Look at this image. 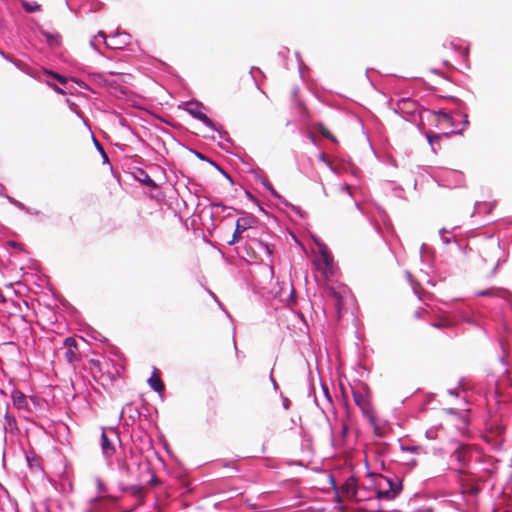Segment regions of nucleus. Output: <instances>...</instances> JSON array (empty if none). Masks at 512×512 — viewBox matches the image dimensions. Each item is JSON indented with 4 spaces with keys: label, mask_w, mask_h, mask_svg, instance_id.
<instances>
[{
    "label": "nucleus",
    "mask_w": 512,
    "mask_h": 512,
    "mask_svg": "<svg viewBox=\"0 0 512 512\" xmlns=\"http://www.w3.org/2000/svg\"><path fill=\"white\" fill-rule=\"evenodd\" d=\"M323 295L336 308L338 315L342 313L344 301L350 295V289L342 283H327Z\"/></svg>",
    "instance_id": "1"
},
{
    "label": "nucleus",
    "mask_w": 512,
    "mask_h": 512,
    "mask_svg": "<svg viewBox=\"0 0 512 512\" xmlns=\"http://www.w3.org/2000/svg\"><path fill=\"white\" fill-rule=\"evenodd\" d=\"M117 502L116 496L98 495L89 501V508L85 512H111Z\"/></svg>",
    "instance_id": "2"
},
{
    "label": "nucleus",
    "mask_w": 512,
    "mask_h": 512,
    "mask_svg": "<svg viewBox=\"0 0 512 512\" xmlns=\"http://www.w3.org/2000/svg\"><path fill=\"white\" fill-rule=\"evenodd\" d=\"M63 356L68 364L75 368L76 363L81 360V353L74 337H67L63 342Z\"/></svg>",
    "instance_id": "3"
},
{
    "label": "nucleus",
    "mask_w": 512,
    "mask_h": 512,
    "mask_svg": "<svg viewBox=\"0 0 512 512\" xmlns=\"http://www.w3.org/2000/svg\"><path fill=\"white\" fill-rule=\"evenodd\" d=\"M335 492L337 494L338 502L341 501V497L354 501L361 500L360 498L357 497V479L353 476L349 477L340 488L335 487Z\"/></svg>",
    "instance_id": "4"
},
{
    "label": "nucleus",
    "mask_w": 512,
    "mask_h": 512,
    "mask_svg": "<svg viewBox=\"0 0 512 512\" xmlns=\"http://www.w3.org/2000/svg\"><path fill=\"white\" fill-rule=\"evenodd\" d=\"M378 480H379V482H377V485L379 487L382 486L381 481L386 482L389 486L388 490L379 489L377 491L378 499H388V500L394 499L402 489V485L400 483L393 482L392 479L387 478L385 476L379 475Z\"/></svg>",
    "instance_id": "5"
},
{
    "label": "nucleus",
    "mask_w": 512,
    "mask_h": 512,
    "mask_svg": "<svg viewBox=\"0 0 512 512\" xmlns=\"http://www.w3.org/2000/svg\"><path fill=\"white\" fill-rule=\"evenodd\" d=\"M254 223H255L254 218L250 217V216L238 218V220L236 221V227H235V231L232 235V238H231V240L227 241V243L229 245H234V244L238 243L241 240V234L244 231H246L247 229L252 228Z\"/></svg>",
    "instance_id": "6"
},
{
    "label": "nucleus",
    "mask_w": 512,
    "mask_h": 512,
    "mask_svg": "<svg viewBox=\"0 0 512 512\" xmlns=\"http://www.w3.org/2000/svg\"><path fill=\"white\" fill-rule=\"evenodd\" d=\"M186 110L189 114H191L194 118L201 121L207 127L214 129L213 121L203 112L204 106L199 102H189L187 103Z\"/></svg>",
    "instance_id": "7"
},
{
    "label": "nucleus",
    "mask_w": 512,
    "mask_h": 512,
    "mask_svg": "<svg viewBox=\"0 0 512 512\" xmlns=\"http://www.w3.org/2000/svg\"><path fill=\"white\" fill-rule=\"evenodd\" d=\"M110 435L116 437V432L112 429L106 431L102 429L101 432V448L102 452L106 457H111L115 453L114 444L110 438Z\"/></svg>",
    "instance_id": "8"
},
{
    "label": "nucleus",
    "mask_w": 512,
    "mask_h": 512,
    "mask_svg": "<svg viewBox=\"0 0 512 512\" xmlns=\"http://www.w3.org/2000/svg\"><path fill=\"white\" fill-rule=\"evenodd\" d=\"M418 104L410 98H401L397 101V110L404 116H412L416 113Z\"/></svg>",
    "instance_id": "9"
},
{
    "label": "nucleus",
    "mask_w": 512,
    "mask_h": 512,
    "mask_svg": "<svg viewBox=\"0 0 512 512\" xmlns=\"http://www.w3.org/2000/svg\"><path fill=\"white\" fill-rule=\"evenodd\" d=\"M353 399L355 404L362 410L364 415L367 416L370 420H374L370 402L367 397L359 391H353Z\"/></svg>",
    "instance_id": "10"
},
{
    "label": "nucleus",
    "mask_w": 512,
    "mask_h": 512,
    "mask_svg": "<svg viewBox=\"0 0 512 512\" xmlns=\"http://www.w3.org/2000/svg\"><path fill=\"white\" fill-rule=\"evenodd\" d=\"M40 33L43 37L46 38V41L50 47H58L61 45L62 37L57 32H49L46 30H40Z\"/></svg>",
    "instance_id": "11"
},
{
    "label": "nucleus",
    "mask_w": 512,
    "mask_h": 512,
    "mask_svg": "<svg viewBox=\"0 0 512 512\" xmlns=\"http://www.w3.org/2000/svg\"><path fill=\"white\" fill-rule=\"evenodd\" d=\"M123 491L130 492L135 498L139 500L140 503H143V500L146 496V489L140 485L125 487L123 488Z\"/></svg>",
    "instance_id": "12"
},
{
    "label": "nucleus",
    "mask_w": 512,
    "mask_h": 512,
    "mask_svg": "<svg viewBox=\"0 0 512 512\" xmlns=\"http://www.w3.org/2000/svg\"><path fill=\"white\" fill-rule=\"evenodd\" d=\"M149 386L158 393H161L164 389V383L161 380L157 371H154L152 376L148 379Z\"/></svg>",
    "instance_id": "13"
},
{
    "label": "nucleus",
    "mask_w": 512,
    "mask_h": 512,
    "mask_svg": "<svg viewBox=\"0 0 512 512\" xmlns=\"http://www.w3.org/2000/svg\"><path fill=\"white\" fill-rule=\"evenodd\" d=\"M13 404L18 409H27V397L20 391H14L12 394Z\"/></svg>",
    "instance_id": "14"
},
{
    "label": "nucleus",
    "mask_w": 512,
    "mask_h": 512,
    "mask_svg": "<svg viewBox=\"0 0 512 512\" xmlns=\"http://www.w3.org/2000/svg\"><path fill=\"white\" fill-rule=\"evenodd\" d=\"M508 292L502 289H488L479 291L478 295L480 296H496V297H505Z\"/></svg>",
    "instance_id": "15"
},
{
    "label": "nucleus",
    "mask_w": 512,
    "mask_h": 512,
    "mask_svg": "<svg viewBox=\"0 0 512 512\" xmlns=\"http://www.w3.org/2000/svg\"><path fill=\"white\" fill-rule=\"evenodd\" d=\"M318 132L325 138L330 139L333 142H337L335 136L330 132V130L322 123H318L316 125Z\"/></svg>",
    "instance_id": "16"
},
{
    "label": "nucleus",
    "mask_w": 512,
    "mask_h": 512,
    "mask_svg": "<svg viewBox=\"0 0 512 512\" xmlns=\"http://www.w3.org/2000/svg\"><path fill=\"white\" fill-rule=\"evenodd\" d=\"M21 3L25 11L28 13L37 12L41 9V5L37 4L36 2H28L23 0Z\"/></svg>",
    "instance_id": "17"
},
{
    "label": "nucleus",
    "mask_w": 512,
    "mask_h": 512,
    "mask_svg": "<svg viewBox=\"0 0 512 512\" xmlns=\"http://www.w3.org/2000/svg\"><path fill=\"white\" fill-rule=\"evenodd\" d=\"M439 121L446 123L450 126H453V119L451 115L443 110L437 112Z\"/></svg>",
    "instance_id": "18"
},
{
    "label": "nucleus",
    "mask_w": 512,
    "mask_h": 512,
    "mask_svg": "<svg viewBox=\"0 0 512 512\" xmlns=\"http://www.w3.org/2000/svg\"><path fill=\"white\" fill-rule=\"evenodd\" d=\"M139 173L142 176L141 178H139V180L142 183L146 184L149 187H156L155 182L149 177V175L145 171L140 170Z\"/></svg>",
    "instance_id": "19"
},
{
    "label": "nucleus",
    "mask_w": 512,
    "mask_h": 512,
    "mask_svg": "<svg viewBox=\"0 0 512 512\" xmlns=\"http://www.w3.org/2000/svg\"><path fill=\"white\" fill-rule=\"evenodd\" d=\"M96 486L99 495H106L108 488L101 479H96Z\"/></svg>",
    "instance_id": "20"
},
{
    "label": "nucleus",
    "mask_w": 512,
    "mask_h": 512,
    "mask_svg": "<svg viewBox=\"0 0 512 512\" xmlns=\"http://www.w3.org/2000/svg\"><path fill=\"white\" fill-rule=\"evenodd\" d=\"M322 258L327 268H329L332 264V257L327 252H322Z\"/></svg>",
    "instance_id": "21"
},
{
    "label": "nucleus",
    "mask_w": 512,
    "mask_h": 512,
    "mask_svg": "<svg viewBox=\"0 0 512 512\" xmlns=\"http://www.w3.org/2000/svg\"><path fill=\"white\" fill-rule=\"evenodd\" d=\"M5 419H6L7 425H8V427H9L10 429H13V428H15V427H16V420H15V418H14V417H12V416H10V415L6 414Z\"/></svg>",
    "instance_id": "22"
},
{
    "label": "nucleus",
    "mask_w": 512,
    "mask_h": 512,
    "mask_svg": "<svg viewBox=\"0 0 512 512\" xmlns=\"http://www.w3.org/2000/svg\"><path fill=\"white\" fill-rule=\"evenodd\" d=\"M48 73H49L52 77H54L55 79H57L60 83H62V84H66L67 79H66L64 76H62V75H60V74H58V73L52 72V71H49Z\"/></svg>",
    "instance_id": "23"
},
{
    "label": "nucleus",
    "mask_w": 512,
    "mask_h": 512,
    "mask_svg": "<svg viewBox=\"0 0 512 512\" xmlns=\"http://www.w3.org/2000/svg\"><path fill=\"white\" fill-rule=\"evenodd\" d=\"M93 139H94V142H95L97 148L100 150V152L102 154L104 162H107L108 161V156L105 153L104 149L102 148V146L99 144V142L95 138H93Z\"/></svg>",
    "instance_id": "24"
},
{
    "label": "nucleus",
    "mask_w": 512,
    "mask_h": 512,
    "mask_svg": "<svg viewBox=\"0 0 512 512\" xmlns=\"http://www.w3.org/2000/svg\"><path fill=\"white\" fill-rule=\"evenodd\" d=\"M159 482H160L159 479L155 475H152V478L149 483L151 485H157Z\"/></svg>",
    "instance_id": "25"
},
{
    "label": "nucleus",
    "mask_w": 512,
    "mask_h": 512,
    "mask_svg": "<svg viewBox=\"0 0 512 512\" xmlns=\"http://www.w3.org/2000/svg\"><path fill=\"white\" fill-rule=\"evenodd\" d=\"M422 313H425V310H417L415 311V316L420 317Z\"/></svg>",
    "instance_id": "26"
},
{
    "label": "nucleus",
    "mask_w": 512,
    "mask_h": 512,
    "mask_svg": "<svg viewBox=\"0 0 512 512\" xmlns=\"http://www.w3.org/2000/svg\"><path fill=\"white\" fill-rule=\"evenodd\" d=\"M10 244H11V246H13V247H15V248L20 247V244H18V243H16V242H11Z\"/></svg>",
    "instance_id": "27"
},
{
    "label": "nucleus",
    "mask_w": 512,
    "mask_h": 512,
    "mask_svg": "<svg viewBox=\"0 0 512 512\" xmlns=\"http://www.w3.org/2000/svg\"><path fill=\"white\" fill-rule=\"evenodd\" d=\"M55 90L59 93H64V91L61 88L55 87Z\"/></svg>",
    "instance_id": "28"
},
{
    "label": "nucleus",
    "mask_w": 512,
    "mask_h": 512,
    "mask_svg": "<svg viewBox=\"0 0 512 512\" xmlns=\"http://www.w3.org/2000/svg\"><path fill=\"white\" fill-rule=\"evenodd\" d=\"M344 189H345V190H347L349 194H351V192H350V187H349L348 185H345V186H344Z\"/></svg>",
    "instance_id": "29"
},
{
    "label": "nucleus",
    "mask_w": 512,
    "mask_h": 512,
    "mask_svg": "<svg viewBox=\"0 0 512 512\" xmlns=\"http://www.w3.org/2000/svg\"><path fill=\"white\" fill-rule=\"evenodd\" d=\"M434 326L435 327H443L444 325L442 323H435Z\"/></svg>",
    "instance_id": "30"
},
{
    "label": "nucleus",
    "mask_w": 512,
    "mask_h": 512,
    "mask_svg": "<svg viewBox=\"0 0 512 512\" xmlns=\"http://www.w3.org/2000/svg\"><path fill=\"white\" fill-rule=\"evenodd\" d=\"M265 248L267 249L268 253L270 254L271 253V250L269 248V245L268 244H265Z\"/></svg>",
    "instance_id": "31"
},
{
    "label": "nucleus",
    "mask_w": 512,
    "mask_h": 512,
    "mask_svg": "<svg viewBox=\"0 0 512 512\" xmlns=\"http://www.w3.org/2000/svg\"><path fill=\"white\" fill-rule=\"evenodd\" d=\"M214 207H215V208H219V207L224 208V206H222V205H220V204H215V205H214Z\"/></svg>",
    "instance_id": "32"
},
{
    "label": "nucleus",
    "mask_w": 512,
    "mask_h": 512,
    "mask_svg": "<svg viewBox=\"0 0 512 512\" xmlns=\"http://www.w3.org/2000/svg\"><path fill=\"white\" fill-rule=\"evenodd\" d=\"M450 394H453L455 396H457L458 394L457 393H454L453 391H450Z\"/></svg>",
    "instance_id": "33"
}]
</instances>
